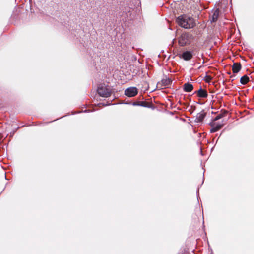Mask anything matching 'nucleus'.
I'll list each match as a JSON object with an SVG mask.
<instances>
[{"label":"nucleus","instance_id":"obj_6","mask_svg":"<svg viewBox=\"0 0 254 254\" xmlns=\"http://www.w3.org/2000/svg\"><path fill=\"white\" fill-rule=\"evenodd\" d=\"M181 57L185 61H189L192 58V54L190 51H185L182 54Z\"/></svg>","mask_w":254,"mask_h":254},{"label":"nucleus","instance_id":"obj_9","mask_svg":"<svg viewBox=\"0 0 254 254\" xmlns=\"http://www.w3.org/2000/svg\"><path fill=\"white\" fill-rule=\"evenodd\" d=\"M193 89V85L187 82L184 84L183 85V89L185 92H191Z\"/></svg>","mask_w":254,"mask_h":254},{"label":"nucleus","instance_id":"obj_10","mask_svg":"<svg viewBox=\"0 0 254 254\" xmlns=\"http://www.w3.org/2000/svg\"><path fill=\"white\" fill-rule=\"evenodd\" d=\"M249 81V78L247 75L242 76L240 79V83L242 84H246Z\"/></svg>","mask_w":254,"mask_h":254},{"label":"nucleus","instance_id":"obj_13","mask_svg":"<svg viewBox=\"0 0 254 254\" xmlns=\"http://www.w3.org/2000/svg\"><path fill=\"white\" fill-rule=\"evenodd\" d=\"M226 113H227V112L226 111H224L222 113H221L218 114L214 118V121H217V120L221 119L222 118L224 117L225 116Z\"/></svg>","mask_w":254,"mask_h":254},{"label":"nucleus","instance_id":"obj_2","mask_svg":"<svg viewBox=\"0 0 254 254\" xmlns=\"http://www.w3.org/2000/svg\"><path fill=\"white\" fill-rule=\"evenodd\" d=\"M192 37V35L189 33H182L178 37V43L179 45L180 46H185L186 45H189L190 43Z\"/></svg>","mask_w":254,"mask_h":254},{"label":"nucleus","instance_id":"obj_15","mask_svg":"<svg viewBox=\"0 0 254 254\" xmlns=\"http://www.w3.org/2000/svg\"><path fill=\"white\" fill-rule=\"evenodd\" d=\"M133 105H134V106L140 105V106H145V105L143 104V102H141L140 103H139V102H134L133 103Z\"/></svg>","mask_w":254,"mask_h":254},{"label":"nucleus","instance_id":"obj_1","mask_svg":"<svg viewBox=\"0 0 254 254\" xmlns=\"http://www.w3.org/2000/svg\"><path fill=\"white\" fill-rule=\"evenodd\" d=\"M176 21L179 26L186 29L192 28L195 25L194 19L185 15L179 16Z\"/></svg>","mask_w":254,"mask_h":254},{"label":"nucleus","instance_id":"obj_5","mask_svg":"<svg viewBox=\"0 0 254 254\" xmlns=\"http://www.w3.org/2000/svg\"><path fill=\"white\" fill-rule=\"evenodd\" d=\"M223 126V124H217L215 123H211V126L212 127V128L210 130L211 133H214L218 130H219L220 129H221Z\"/></svg>","mask_w":254,"mask_h":254},{"label":"nucleus","instance_id":"obj_12","mask_svg":"<svg viewBox=\"0 0 254 254\" xmlns=\"http://www.w3.org/2000/svg\"><path fill=\"white\" fill-rule=\"evenodd\" d=\"M205 117V114L202 113H199L196 116V120L198 122H202Z\"/></svg>","mask_w":254,"mask_h":254},{"label":"nucleus","instance_id":"obj_3","mask_svg":"<svg viewBox=\"0 0 254 254\" xmlns=\"http://www.w3.org/2000/svg\"><path fill=\"white\" fill-rule=\"evenodd\" d=\"M97 92L100 96L103 97H108L112 94L111 91L109 89L103 85L99 86L98 87Z\"/></svg>","mask_w":254,"mask_h":254},{"label":"nucleus","instance_id":"obj_16","mask_svg":"<svg viewBox=\"0 0 254 254\" xmlns=\"http://www.w3.org/2000/svg\"><path fill=\"white\" fill-rule=\"evenodd\" d=\"M99 105H102L103 106H105V104L104 103H100Z\"/></svg>","mask_w":254,"mask_h":254},{"label":"nucleus","instance_id":"obj_11","mask_svg":"<svg viewBox=\"0 0 254 254\" xmlns=\"http://www.w3.org/2000/svg\"><path fill=\"white\" fill-rule=\"evenodd\" d=\"M219 11L218 9H216L214 12L213 15H212V21L215 22L218 19V18L219 17Z\"/></svg>","mask_w":254,"mask_h":254},{"label":"nucleus","instance_id":"obj_14","mask_svg":"<svg viewBox=\"0 0 254 254\" xmlns=\"http://www.w3.org/2000/svg\"><path fill=\"white\" fill-rule=\"evenodd\" d=\"M162 83L163 84L164 86H168L170 85L171 83V80L169 78H166L165 79H163L162 80Z\"/></svg>","mask_w":254,"mask_h":254},{"label":"nucleus","instance_id":"obj_8","mask_svg":"<svg viewBox=\"0 0 254 254\" xmlns=\"http://www.w3.org/2000/svg\"><path fill=\"white\" fill-rule=\"evenodd\" d=\"M232 68L233 73H237L239 72L241 69V64L240 63H234Z\"/></svg>","mask_w":254,"mask_h":254},{"label":"nucleus","instance_id":"obj_7","mask_svg":"<svg viewBox=\"0 0 254 254\" xmlns=\"http://www.w3.org/2000/svg\"><path fill=\"white\" fill-rule=\"evenodd\" d=\"M195 93H196L197 96L200 98H206L208 96L206 90L203 89L201 88Z\"/></svg>","mask_w":254,"mask_h":254},{"label":"nucleus","instance_id":"obj_4","mask_svg":"<svg viewBox=\"0 0 254 254\" xmlns=\"http://www.w3.org/2000/svg\"><path fill=\"white\" fill-rule=\"evenodd\" d=\"M138 93L137 89L134 87H130L125 90V94L128 97H134Z\"/></svg>","mask_w":254,"mask_h":254}]
</instances>
